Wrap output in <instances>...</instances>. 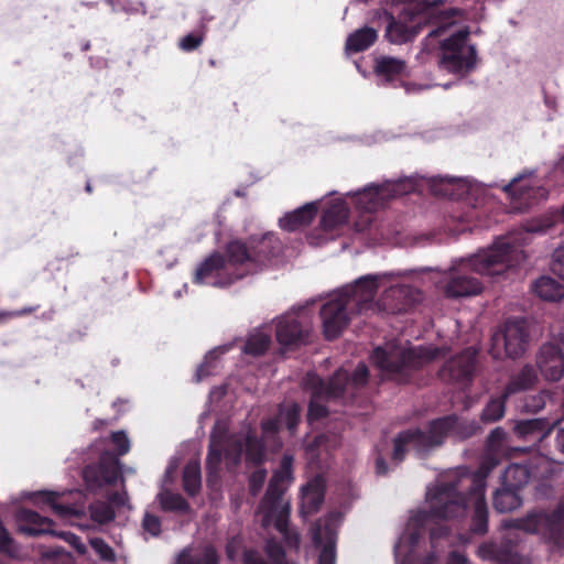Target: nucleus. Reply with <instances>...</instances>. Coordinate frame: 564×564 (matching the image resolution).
Wrapping results in <instances>:
<instances>
[{
    "label": "nucleus",
    "instance_id": "39448f33",
    "mask_svg": "<svg viewBox=\"0 0 564 564\" xmlns=\"http://www.w3.org/2000/svg\"><path fill=\"white\" fill-rule=\"evenodd\" d=\"M282 251L281 240L273 232L247 240L235 239L227 243V253L234 263H238L243 278L267 268Z\"/></svg>",
    "mask_w": 564,
    "mask_h": 564
},
{
    "label": "nucleus",
    "instance_id": "c756f323",
    "mask_svg": "<svg viewBox=\"0 0 564 564\" xmlns=\"http://www.w3.org/2000/svg\"><path fill=\"white\" fill-rule=\"evenodd\" d=\"M325 538L326 542L319 553L318 564H335L336 560V534L334 530L326 525L322 531L321 528H317L313 533V541L315 544L319 545Z\"/></svg>",
    "mask_w": 564,
    "mask_h": 564
},
{
    "label": "nucleus",
    "instance_id": "cd10ccee",
    "mask_svg": "<svg viewBox=\"0 0 564 564\" xmlns=\"http://www.w3.org/2000/svg\"><path fill=\"white\" fill-rule=\"evenodd\" d=\"M492 506L499 513L511 512L522 506L521 491L500 485L494 492Z\"/></svg>",
    "mask_w": 564,
    "mask_h": 564
},
{
    "label": "nucleus",
    "instance_id": "c85d7f7f",
    "mask_svg": "<svg viewBox=\"0 0 564 564\" xmlns=\"http://www.w3.org/2000/svg\"><path fill=\"white\" fill-rule=\"evenodd\" d=\"M349 217V208L344 200L333 203L326 208L321 218V227L324 231H333L345 225Z\"/></svg>",
    "mask_w": 564,
    "mask_h": 564
},
{
    "label": "nucleus",
    "instance_id": "c9c22d12",
    "mask_svg": "<svg viewBox=\"0 0 564 564\" xmlns=\"http://www.w3.org/2000/svg\"><path fill=\"white\" fill-rule=\"evenodd\" d=\"M532 290L540 299L549 302L558 301L564 296V286L550 276L539 278Z\"/></svg>",
    "mask_w": 564,
    "mask_h": 564
},
{
    "label": "nucleus",
    "instance_id": "a18cd8bd",
    "mask_svg": "<svg viewBox=\"0 0 564 564\" xmlns=\"http://www.w3.org/2000/svg\"><path fill=\"white\" fill-rule=\"evenodd\" d=\"M449 532V528L444 523L435 522L430 527V541L433 551L423 560L422 564H435L437 561L436 551L438 547V541L447 539Z\"/></svg>",
    "mask_w": 564,
    "mask_h": 564
},
{
    "label": "nucleus",
    "instance_id": "aec40b11",
    "mask_svg": "<svg viewBox=\"0 0 564 564\" xmlns=\"http://www.w3.org/2000/svg\"><path fill=\"white\" fill-rule=\"evenodd\" d=\"M226 442V430H218L216 426L210 433L209 446L206 456L207 484L213 486L220 478V465L223 460V446Z\"/></svg>",
    "mask_w": 564,
    "mask_h": 564
},
{
    "label": "nucleus",
    "instance_id": "bb28decb",
    "mask_svg": "<svg viewBox=\"0 0 564 564\" xmlns=\"http://www.w3.org/2000/svg\"><path fill=\"white\" fill-rule=\"evenodd\" d=\"M243 453L247 466L260 467L267 460L265 443L253 432H248L245 436Z\"/></svg>",
    "mask_w": 564,
    "mask_h": 564
},
{
    "label": "nucleus",
    "instance_id": "ddd939ff",
    "mask_svg": "<svg viewBox=\"0 0 564 564\" xmlns=\"http://www.w3.org/2000/svg\"><path fill=\"white\" fill-rule=\"evenodd\" d=\"M424 21L425 17L419 14L413 8H403L397 17L388 15L384 37L391 44L411 42L420 33Z\"/></svg>",
    "mask_w": 564,
    "mask_h": 564
},
{
    "label": "nucleus",
    "instance_id": "f3484780",
    "mask_svg": "<svg viewBox=\"0 0 564 564\" xmlns=\"http://www.w3.org/2000/svg\"><path fill=\"white\" fill-rule=\"evenodd\" d=\"M308 328L293 314L283 315L276 324L275 336L279 344L288 349L297 348L307 343Z\"/></svg>",
    "mask_w": 564,
    "mask_h": 564
},
{
    "label": "nucleus",
    "instance_id": "680f3d73",
    "mask_svg": "<svg viewBox=\"0 0 564 564\" xmlns=\"http://www.w3.org/2000/svg\"><path fill=\"white\" fill-rule=\"evenodd\" d=\"M241 562L242 564H272L254 547L243 550Z\"/></svg>",
    "mask_w": 564,
    "mask_h": 564
},
{
    "label": "nucleus",
    "instance_id": "864d4df0",
    "mask_svg": "<svg viewBox=\"0 0 564 564\" xmlns=\"http://www.w3.org/2000/svg\"><path fill=\"white\" fill-rule=\"evenodd\" d=\"M18 530L26 535L35 534V514L25 509H20L17 512Z\"/></svg>",
    "mask_w": 564,
    "mask_h": 564
},
{
    "label": "nucleus",
    "instance_id": "8fccbe9b",
    "mask_svg": "<svg viewBox=\"0 0 564 564\" xmlns=\"http://www.w3.org/2000/svg\"><path fill=\"white\" fill-rule=\"evenodd\" d=\"M347 377L348 381L344 386V394L348 392L349 390L359 389L364 386H366L368 378H369V370L366 364L360 362L354 370L351 375H349L348 371Z\"/></svg>",
    "mask_w": 564,
    "mask_h": 564
},
{
    "label": "nucleus",
    "instance_id": "1a4fd4ad",
    "mask_svg": "<svg viewBox=\"0 0 564 564\" xmlns=\"http://www.w3.org/2000/svg\"><path fill=\"white\" fill-rule=\"evenodd\" d=\"M514 528L539 533L558 546L564 545V500L552 511H536L514 521Z\"/></svg>",
    "mask_w": 564,
    "mask_h": 564
},
{
    "label": "nucleus",
    "instance_id": "9b49d317",
    "mask_svg": "<svg viewBox=\"0 0 564 564\" xmlns=\"http://www.w3.org/2000/svg\"><path fill=\"white\" fill-rule=\"evenodd\" d=\"M531 175L532 173L520 174L503 186V191L510 198L511 212L523 213L534 204L546 198V188L536 185Z\"/></svg>",
    "mask_w": 564,
    "mask_h": 564
},
{
    "label": "nucleus",
    "instance_id": "a878e982",
    "mask_svg": "<svg viewBox=\"0 0 564 564\" xmlns=\"http://www.w3.org/2000/svg\"><path fill=\"white\" fill-rule=\"evenodd\" d=\"M293 463L294 458L290 454H284L281 458L279 468L273 473L267 491L268 498L283 496L285 488L284 484L290 482L293 479Z\"/></svg>",
    "mask_w": 564,
    "mask_h": 564
},
{
    "label": "nucleus",
    "instance_id": "c03bdc74",
    "mask_svg": "<svg viewBox=\"0 0 564 564\" xmlns=\"http://www.w3.org/2000/svg\"><path fill=\"white\" fill-rule=\"evenodd\" d=\"M271 344V337L270 335L262 333V332H256L253 334H250L245 347L243 351L247 355L250 356H262L267 352Z\"/></svg>",
    "mask_w": 564,
    "mask_h": 564
},
{
    "label": "nucleus",
    "instance_id": "423d86ee",
    "mask_svg": "<svg viewBox=\"0 0 564 564\" xmlns=\"http://www.w3.org/2000/svg\"><path fill=\"white\" fill-rule=\"evenodd\" d=\"M486 491H474L473 489H466V487H462V496L466 498V507L463 513L456 516H447L442 517L434 512H432V507L430 502V497L433 494V490L427 494V502L429 510L419 511L413 521L417 525V531L411 533L410 540L412 544H416L420 538V529H423L432 523L433 520H449L456 519L460 517H465L467 513V509L471 507V516H470V524L469 532L475 535H485L488 532V506L485 497Z\"/></svg>",
    "mask_w": 564,
    "mask_h": 564
},
{
    "label": "nucleus",
    "instance_id": "f257e3e1",
    "mask_svg": "<svg viewBox=\"0 0 564 564\" xmlns=\"http://www.w3.org/2000/svg\"><path fill=\"white\" fill-rule=\"evenodd\" d=\"M524 260L523 250L509 237L498 238L488 249L479 251L453 270L444 286L446 297L475 296L482 291V283L473 275H499Z\"/></svg>",
    "mask_w": 564,
    "mask_h": 564
},
{
    "label": "nucleus",
    "instance_id": "a211bd4d",
    "mask_svg": "<svg viewBox=\"0 0 564 564\" xmlns=\"http://www.w3.org/2000/svg\"><path fill=\"white\" fill-rule=\"evenodd\" d=\"M120 476L117 459H102L98 465L86 466L83 477L89 488H101L105 485H116Z\"/></svg>",
    "mask_w": 564,
    "mask_h": 564
},
{
    "label": "nucleus",
    "instance_id": "69168bd1",
    "mask_svg": "<svg viewBox=\"0 0 564 564\" xmlns=\"http://www.w3.org/2000/svg\"><path fill=\"white\" fill-rule=\"evenodd\" d=\"M213 352H209L206 357H205V360L198 366L197 370H196V381L199 382L202 381L204 378L213 375V370L215 368V366L213 365L212 360L214 357H213Z\"/></svg>",
    "mask_w": 564,
    "mask_h": 564
},
{
    "label": "nucleus",
    "instance_id": "338daca9",
    "mask_svg": "<svg viewBox=\"0 0 564 564\" xmlns=\"http://www.w3.org/2000/svg\"><path fill=\"white\" fill-rule=\"evenodd\" d=\"M281 420L280 416L270 417L267 420H263L261 422V429L265 434H275L281 429Z\"/></svg>",
    "mask_w": 564,
    "mask_h": 564
},
{
    "label": "nucleus",
    "instance_id": "0e129e2a",
    "mask_svg": "<svg viewBox=\"0 0 564 564\" xmlns=\"http://www.w3.org/2000/svg\"><path fill=\"white\" fill-rule=\"evenodd\" d=\"M111 442L117 447L119 455H124L130 449V442L123 431L113 432L111 434Z\"/></svg>",
    "mask_w": 564,
    "mask_h": 564
},
{
    "label": "nucleus",
    "instance_id": "20e7f679",
    "mask_svg": "<svg viewBox=\"0 0 564 564\" xmlns=\"http://www.w3.org/2000/svg\"><path fill=\"white\" fill-rule=\"evenodd\" d=\"M459 433L460 419L456 414L429 421L425 431L420 427L401 431L393 440L392 460L395 464L403 462L410 445L417 453H427L442 446L448 436Z\"/></svg>",
    "mask_w": 564,
    "mask_h": 564
},
{
    "label": "nucleus",
    "instance_id": "f704fd0d",
    "mask_svg": "<svg viewBox=\"0 0 564 564\" xmlns=\"http://www.w3.org/2000/svg\"><path fill=\"white\" fill-rule=\"evenodd\" d=\"M550 427L547 419H531L518 421L514 425V433L523 440H538L540 449V437Z\"/></svg>",
    "mask_w": 564,
    "mask_h": 564
},
{
    "label": "nucleus",
    "instance_id": "4d7b16f0",
    "mask_svg": "<svg viewBox=\"0 0 564 564\" xmlns=\"http://www.w3.org/2000/svg\"><path fill=\"white\" fill-rule=\"evenodd\" d=\"M90 546L102 561L113 562L116 560L115 551L104 539H91Z\"/></svg>",
    "mask_w": 564,
    "mask_h": 564
},
{
    "label": "nucleus",
    "instance_id": "09e8293b",
    "mask_svg": "<svg viewBox=\"0 0 564 564\" xmlns=\"http://www.w3.org/2000/svg\"><path fill=\"white\" fill-rule=\"evenodd\" d=\"M263 551L268 557L267 561L272 564H284L288 562L283 545L274 538L265 540Z\"/></svg>",
    "mask_w": 564,
    "mask_h": 564
},
{
    "label": "nucleus",
    "instance_id": "4468645a",
    "mask_svg": "<svg viewBox=\"0 0 564 564\" xmlns=\"http://www.w3.org/2000/svg\"><path fill=\"white\" fill-rule=\"evenodd\" d=\"M529 333L523 319H509L505 323L503 329L492 336L494 348L503 346L506 356L516 359L527 348Z\"/></svg>",
    "mask_w": 564,
    "mask_h": 564
},
{
    "label": "nucleus",
    "instance_id": "7c9ffc66",
    "mask_svg": "<svg viewBox=\"0 0 564 564\" xmlns=\"http://www.w3.org/2000/svg\"><path fill=\"white\" fill-rule=\"evenodd\" d=\"M432 188L435 194L451 199H460L468 193L466 182L454 177H440L437 182L433 180Z\"/></svg>",
    "mask_w": 564,
    "mask_h": 564
},
{
    "label": "nucleus",
    "instance_id": "4c0bfd02",
    "mask_svg": "<svg viewBox=\"0 0 564 564\" xmlns=\"http://www.w3.org/2000/svg\"><path fill=\"white\" fill-rule=\"evenodd\" d=\"M54 522L52 520L42 517L37 513V536L46 533L56 535L66 541L73 547H75L79 553H83L85 551V546L82 543L80 538L78 535L68 531L57 532L52 528Z\"/></svg>",
    "mask_w": 564,
    "mask_h": 564
},
{
    "label": "nucleus",
    "instance_id": "603ef678",
    "mask_svg": "<svg viewBox=\"0 0 564 564\" xmlns=\"http://www.w3.org/2000/svg\"><path fill=\"white\" fill-rule=\"evenodd\" d=\"M223 454L225 458L234 466L239 465L243 454V442L240 440L229 442L228 437L226 436V442L223 446Z\"/></svg>",
    "mask_w": 564,
    "mask_h": 564
},
{
    "label": "nucleus",
    "instance_id": "de8ad7c7",
    "mask_svg": "<svg viewBox=\"0 0 564 564\" xmlns=\"http://www.w3.org/2000/svg\"><path fill=\"white\" fill-rule=\"evenodd\" d=\"M279 416L281 423H284L290 434H295L297 425L301 420V409L299 404L292 403L291 405L280 409Z\"/></svg>",
    "mask_w": 564,
    "mask_h": 564
},
{
    "label": "nucleus",
    "instance_id": "7ed1b4c3",
    "mask_svg": "<svg viewBox=\"0 0 564 564\" xmlns=\"http://www.w3.org/2000/svg\"><path fill=\"white\" fill-rule=\"evenodd\" d=\"M495 457H486L479 468L468 475H460L452 481H444L435 486L430 497L432 512L442 516H456L465 511L466 498L462 494V487L474 491H486L487 477L497 466Z\"/></svg>",
    "mask_w": 564,
    "mask_h": 564
},
{
    "label": "nucleus",
    "instance_id": "2eb2a0df",
    "mask_svg": "<svg viewBox=\"0 0 564 564\" xmlns=\"http://www.w3.org/2000/svg\"><path fill=\"white\" fill-rule=\"evenodd\" d=\"M349 311H355L345 299L337 297L327 301L321 308L323 333L327 340H334L340 336L349 323Z\"/></svg>",
    "mask_w": 564,
    "mask_h": 564
},
{
    "label": "nucleus",
    "instance_id": "49530a36",
    "mask_svg": "<svg viewBox=\"0 0 564 564\" xmlns=\"http://www.w3.org/2000/svg\"><path fill=\"white\" fill-rule=\"evenodd\" d=\"M161 508L164 511H178L187 512L189 510V503L181 494L165 492L160 496Z\"/></svg>",
    "mask_w": 564,
    "mask_h": 564
},
{
    "label": "nucleus",
    "instance_id": "473e14b6",
    "mask_svg": "<svg viewBox=\"0 0 564 564\" xmlns=\"http://www.w3.org/2000/svg\"><path fill=\"white\" fill-rule=\"evenodd\" d=\"M538 376L534 367L525 365L517 375L509 379L503 391L508 395H512L532 388Z\"/></svg>",
    "mask_w": 564,
    "mask_h": 564
},
{
    "label": "nucleus",
    "instance_id": "f8f14e48",
    "mask_svg": "<svg viewBox=\"0 0 564 564\" xmlns=\"http://www.w3.org/2000/svg\"><path fill=\"white\" fill-rule=\"evenodd\" d=\"M477 350L474 347L465 348L460 354L447 360L438 371L441 380L467 388L473 383L476 366Z\"/></svg>",
    "mask_w": 564,
    "mask_h": 564
},
{
    "label": "nucleus",
    "instance_id": "2f4dec72",
    "mask_svg": "<svg viewBox=\"0 0 564 564\" xmlns=\"http://www.w3.org/2000/svg\"><path fill=\"white\" fill-rule=\"evenodd\" d=\"M378 39V33L373 28L365 26L356 30L348 35L345 48L351 53H359L368 50Z\"/></svg>",
    "mask_w": 564,
    "mask_h": 564
},
{
    "label": "nucleus",
    "instance_id": "412c9836",
    "mask_svg": "<svg viewBox=\"0 0 564 564\" xmlns=\"http://www.w3.org/2000/svg\"><path fill=\"white\" fill-rule=\"evenodd\" d=\"M477 554L480 558L496 564H521V558L511 541L484 542L478 546Z\"/></svg>",
    "mask_w": 564,
    "mask_h": 564
},
{
    "label": "nucleus",
    "instance_id": "6e6d98bb",
    "mask_svg": "<svg viewBox=\"0 0 564 564\" xmlns=\"http://www.w3.org/2000/svg\"><path fill=\"white\" fill-rule=\"evenodd\" d=\"M90 516L94 521L106 524L115 519V511L106 503H98L90 507Z\"/></svg>",
    "mask_w": 564,
    "mask_h": 564
},
{
    "label": "nucleus",
    "instance_id": "79ce46f5",
    "mask_svg": "<svg viewBox=\"0 0 564 564\" xmlns=\"http://www.w3.org/2000/svg\"><path fill=\"white\" fill-rule=\"evenodd\" d=\"M510 395L505 391L497 397L490 398L485 405L480 419L484 423H494L503 417L506 412V403Z\"/></svg>",
    "mask_w": 564,
    "mask_h": 564
},
{
    "label": "nucleus",
    "instance_id": "4be33fe9",
    "mask_svg": "<svg viewBox=\"0 0 564 564\" xmlns=\"http://www.w3.org/2000/svg\"><path fill=\"white\" fill-rule=\"evenodd\" d=\"M264 510V520L273 521L276 531H283L289 525L290 505L284 502L282 496L268 498V492L261 501Z\"/></svg>",
    "mask_w": 564,
    "mask_h": 564
},
{
    "label": "nucleus",
    "instance_id": "37998d69",
    "mask_svg": "<svg viewBox=\"0 0 564 564\" xmlns=\"http://www.w3.org/2000/svg\"><path fill=\"white\" fill-rule=\"evenodd\" d=\"M324 501V490L318 481L308 482L303 487L302 507L306 512H316Z\"/></svg>",
    "mask_w": 564,
    "mask_h": 564
},
{
    "label": "nucleus",
    "instance_id": "774afa93",
    "mask_svg": "<svg viewBox=\"0 0 564 564\" xmlns=\"http://www.w3.org/2000/svg\"><path fill=\"white\" fill-rule=\"evenodd\" d=\"M279 532L282 534L283 540L289 547H294V549L299 547L300 535L296 531L292 530L288 525L283 531H279Z\"/></svg>",
    "mask_w": 564,
    "mask_h": 564
},
{
    "label": "nucleus",
    "instance_id": "72a5a7b5",
    "mask_svg": "<svg viewBox=\"0 0 564 564\" xmlns=\"http://www.w3.org/2000/svg\"><path fill=\"white\" fill-rule=\"evenodd\" d=\"M382 186L372 184L356 194L355 204L357 208L371 214L382 205Z\"/></svg>",
    "mask_w": 564,
    "mask_h": 564
},
{
    "label": "nucleus",
    "instance_id": "a19ab883",
    "mask_svg": "<svg viewBox=\"0 0 564 564\" xmlns=\"http://www.w3.org/2000/svg\"><path fill=\"white\" fill-rule=\"evenodd\" d=\"M175 564H219V555L213 545L205 546L198 553L184 550L178 555Z\"/></svg>",
    "mask_w": 564,
    "mask_h": 564
},
{
    "label": "nucleus",
    "instance_id": "9d476101",
    "mask_svg": "<svg viewBox=\"0 0 564 564\" xmlns=\"http://www.w3.org/2000/svg\"><path fill=\"white\" fill-rule=\"evenodd\" d=\"M469 33L457 31L441 44V66L452 73H462L471 69L476 64V48L467 45Z\"/></svg>",
    "mask_w": 564,
    "mask_h": 564
},
{
    "label": "nucleus",
    "instance_id": "6e6552de",
    "mask_svg": "<svg viewBox=\"0 0 564 564\" xmlns=\"http://www.w3.org/2000/svg\"><path fill=\"white\" fill-rule=\"evenodd\" d=\"M243 273L238 263L231 261L226 245L224 252L215 251L197 265L193 283L223 289L243 279Z\"/></svg>",
    "mask_w": 564,
    "mask_h": 564
},
{
    "label": "nucleus",
    "instance_id": "ea45409f",
    "mask_svg": "<svg viewBox=\"0 0 564 564\" xmlns=\"http://www.w3.org/2000/svg\"><path fill=\"white\" fill-rule=\"evenodd\" d=\"M183 489L189 497H195L202 488L200 464L197 460L188 462L183 469Z\"/></svg>",
    "mask_w": 564,
    "mask_h": 564
},
{
    "label": "nucleus",
    "instance_id": "58836bf2",
    "mask_svg": "<svg viewBox=\"0 0 564 564\" xmlns=\"http://www.w3.org/2000/svg\"><path fill=\"white\" fill-rule=\"evenodd\" d=\"M530 479L529 469L520 464H510L501 476V486L522 490Z\"/></svg>",
    "mask_w": 564,
    "mask_h": 564
},
{
    "label": "nucleus",
    "instance_id": "dca6fc26",
    "mask_svg": "<svg viewBox=\"0 0 564 564\" xmlns=\"http://www.w3.org/2000/svg\"><path fill=\"white\" fill-rule=\"evenodd\" d=\"M379 278L375 274L361 276L341 296L355 310V313L360 314L372 307L378 291Z\"/></svg>",
    "mask_w": 564,
    "mask_h": 564
},
{
    "label": "nucleus",
    "instance_id": "e2e57ef3",
    "mask_svg": "<svg viewBox=\"0 0 564 564\" xmlns=\"http://www.w3.org/2000/svg\"><path fill=\"white\" fill-rule=\"evenodd\" d=\"M551 270L564 280V246L558 247L552 254Z\"/></svg>",
    "mask_w": 564,
    "mask_h": 564
},
{
    "label": "nucleus",
    "instance_id": "bf43d9fd",
    "mask_svg": "<svg viewBox=\"0 0 564 564\" xmlns=\"http://www.w3.org/2000/svg\"><path fill=\"white\" fill-rule=\"evenodd\" d=\"M545 399H546L545 393H538L534 395H529L524 399L522 408L525 412L536 413V412L541 411L542 409H544Z\"/></svg>",
    "mask_w": 564,
    "mask_h": 564
},
{
    "label": "nucleus",
    "instance_id": "f03ea898",
    "mask_svg": "<svg viewBox=\"0 0 564 564\" xmlns=\"http://www.w3.org/2000/svg\"><path fill=\"white\" fill-rule=\"evenodd\" d=\"M438 347H402L389 343L373 349L371 360L382 377L398 384L423 386L426 378L423 369L441 355Z\"/></svg>",
    "mask_w": 564,
    "mask_h": 564
},
{
    "label": "nucleus",
    "instance_id": "5701e85b",
    "mask_svg": "<svg viewBox=\"0 0 564 564\" xmlns=\"http://www.w3.org/2000/svg\"><path fill=\"white\" fill-rule=\"evenodd\" d=\"M373 73L384 83H393L408 76V67L405 61L401 58L380 56L375 61Z\"/></svg>",
    "mask_w": 564,
    "mask_h": 564
},
{
    "label": "nucleus",
    "instance_id": "13d9d810",
    "mask_svg": "<svg viewBox=\"0 0 564 564\" xmlns=\"http://www.w3.org/2000/svg\"><path fill=\"white\" fill-rule=\"evenodd\" d=\"M399 2L404 4L403 8H413V10L419 12L421 15L443 3L442 0H399Z\"/></svg>",
    "mask_w": 564,
    "mask_h": 564
},
{
    "label": "nucleus",
    "instance_id": "3c124183",
    "mask_svg": "<svg viewBox=\"0 0 564 564\" xmlns=\"http://www.w3.org/2000/svg\"><path fill=\"white\" fill-rule=\"evenodd\" d=\"M206 26L202 25L198 31L192 32L183 36L178 42V47L184 52H193L197 50L204 42Z\"/></svg>",
    "mask_w": 564,
    "mask_h": 564
},
{
    "label": "nucleus",
    "instance_id": "e433bc0d",
    "mask_svg": "<svg viewBox=\"0 0 564 564\" xmlns=\"http://www.w3.org/2000/svg\"><path fill=\"white\" fill-rule=\"evenodd\" d=\"M36 497L37 503H47L53 509L54 513L62 519H66L77 514L76 508L72 505L62 502V496L57 492L37 490Z\"/></svg>",
    "mask_w": 564,
    "mask_h": 564
},
{
    "label": "nucleus",
    "instance_id": "052dcab7",
    "mask_svg": "<svg viewBox=\"0 0 564 564\" xmlns=\"http://www.w3.org/2000/svg\"><path fill=\"white\" fill-rule=\"evenodd\" d=\"M142 528L152 536H159L161 534V519L155 514L147 512L142 520Z\"/></svg>",
    "mask_w": 564,
    "mask_h": 564
},
{
    "label": "nucleus",
    "instance_id": "6ab92c4d",
    "mask_svg": "<svg viewBox=\"0 0 564 564\" xmlns=\"http://www.w3.org/2000/svg\"><path fill=\"white\" fill-rule=\"evenodd\" d=\"M536 365L549 381H558L564 375V357L554 344H544L540 348Z\"/></svg>",
    "mask_w": 564,
    "mask_h": 564
},
{
    "label": "nucleus",
    "instance_id": "393cba45",
    "mask_svg": "<svg viewBox=\"0 0 564 564\" xmlns=\"http://www.w3.org/2000/svg\"><path fill=\"white\" fill-rule=\"evenodd\" d=\"M318 205L315 202L307 203L304 206L286 214L280 219V227L286 231H295L308 226L316 217Z\"/></svg>",
    "mask_w": 564,
    "mask_h": 564
},
{
    "label": "nucleus",
    "instance_id": "5fc2aeb1",
    "mask_svg": "<svg viewBox=\"0 0 564 564\" xmlns=\"http://www.w3.org/2000/svg\"><path fill=\"white\" fill-rule=\"evenodd\" d=\"M268 471L265 468L257 467L248 477V488L251 496L256 497L260 494L267 479Z\"/></svg>",
    "mask_w": 564,
    "mask_h": 564
},
{
    "label": "nucleus",
    "instance_id": "b1692460",
    "mask_svg": "<svg viewBox=\"0 0 564 564\" xmlns=\"http://www.w3.org/2000/svg\"><path fill=\"white\" fill-rule=\"evenodd\" d=\"M540 453L549 460L558 462L564 456V429L556 424L550 427L540 437Z\"/></svg>",
    "mask_w": 564,
    "mask_h": 564
},
{
    "label": "nucleus",
    "instance_id": "0eeeda50",
    "mask_svg": "<svg viewBox=\"0 0 564 564\" xmlns=\"http://www.w3.org/2000/svg\"><path fill=\"white\" fill-rule=\"evenodd\" d=\"M348 377L344 369H338L332 377L324 380L315 372H307L304 377V388L311 391V401L307 410V421L314 422L328 415V409L322 401L338 400L344 397V386Z\"/></svg>",
    "mask_w": 564,
    "mask_h": 564
}]
</instances>
